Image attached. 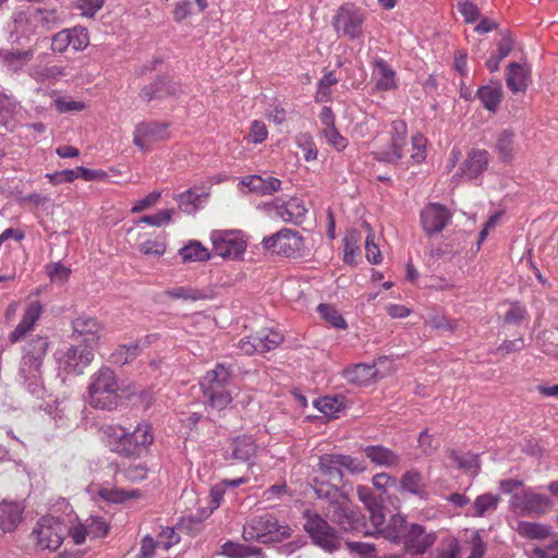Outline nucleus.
I'll return each instance as SVG.
<instances>
[{"mask_svg": "<svg viewBox=\"0 0 558 558\" xmlns=\"http://www.w3.org/2000/svg\"><path fill=\"white\" fill-rule=\"evenodd\" d=\"M104 325L95 317L80 316L72 320L71 345L65 352L64 372L81 375L94 360V352L104 336Z\"/></svg>", "mask_w": 558, "mask_h": 558, "instance_id": "f257e3e1", "label": "nucleus"}, {"mask_svg": "<svg viewBox=\"0 0 558 558\" xmlns=\"http://www.w3.org/2000/svg\"><path fill=\"white\" fill-rule=\"evenodd\" d=\"M312 487L316 497L328 502L325 514L345 532L363 533L366 531V519L363 513L349 505V498L337 485L317 478L313 480Z\"/></svg>", "mask_w": 558, "mask_h": 558, "instance_id": "f03ea898", "label": "nucleus"}, {"mask_svg": "<svg viewBox=\"0 0 558 558\" xmlns=\"http://www.w3.org/2000/svg\"><path fill=\"white\" fill-rule=\"evenodd\" d=\"M293 530L286 523H280L274 513L254 515L245 522L242 536L246 542L260 544L280 543L291 537Z\"/></svg>", "mask_w": 558, "mask_h": 558, "instance_id": "7ed1b4c3", "label": "nucleus"}, {"mask_svg": "<svg viewBox=\"0 0 558 558\" xmlns=\"http://www.w3.org/2000/svg\"><path fill=\"white\" fill-rule=\"evenodd\" d=\"M304 530L313 544L326 553L332 554L341 548V535L320 514L304 511Z\"/></svg>", "mask_w": 558, "mask_h": 558, "instance_id": "20e7f679", "label": "nucleus"}, {"mask_svg": "<svg viewBox=\"0 0 558 558\" xmlns=\"http://www.w3.org/2000/svg\"><path fill=\"white\" fill-rule=\"evenodd\" d=\"M68 535V526L53 515H44L35 524L31 537L39 550L56 551Z\"/></svg>", "mask_w": 558, "mask_h": 558, "instance_id": "39448f33", "label": "nucleus"}, {"mask_svg": "<svg viewBox=\"0 0 558 558\" xmlns=\"http://www.w3.org/2000/svg\"><path fill=\"white\" fill-rule=\"evenodd\" d=\"M49 342L47 337L36 336L25 347V355L20 365V373L25 381L32 384L41 379L40 366Z\"/></svg>", "mask_w": 558, "mask_h": 558, "instance_id": "423d86ee", "label": "nucleus"}, {"mask_svg": "<svg viewBox=\"0 0 558 558\" xmlns=\"http://www.w3.org/2000/svg\"><path fill=\"white\" fill-rule=\"evenodd\" d=\"M364 13L353 3L342 4L333 16L332 25L338 34L350 40L363 36Z\"/></svg>", "mask_w": 558, "mask_h": 558, "instance_id": "0eeeda50", "label": "nucleus"}, {"mask_svg": "<svg viewBox=\"0 0 558 558\" xmlns=\"http://www.w3.org/2000/svg\"><path fill=\"white\" fill-rule=\"evenodd\" d=\"M511 504L513 508L520 510L522 514L542 517L550 511L554 501L549 496L536 493L529 487L523 488L520 493L513 494Z\"/></svg>", "mask_w": 558, "mask_h": 558, "instance_id": "6e6552de", "label": "nucleus"}, {"mask_svg": "<svg viewBox=\"0 0 558 558\" xmlns=\"http://www.w3.org/2000/svg\"><path fill=\"white\" fill-rule=\"evenodd\" d=\"M303 236L298 231L282 228L263 240L266 251L284 257H294L303 247Z\"/></svg>", "mask_w": 558, "mask_h": 558, "instance_id": "1a4fd4ad", "label": "nucleus"}, {"mask_svg": "<svg viewBox=\"0 0 558 558\" xmlns=\"http://www.w3.org/2000/svg\"><path fill=\"white\" fill-rule=\"evenodd\" d=\"M210 240L213 252L222 258H239L246 248V242L239 231L214 230Z\"/></svg>", "mask_w": 558, "mask_h": 558, "instance_id": "9d476101", "label": "nucleus"}, {"mask_svg": "<svg viewBox=\"0 0 558 558\" xmlns=\"http://www.w3.org/2000/svg\"><path fill=\"white\" fill-rule=\"evenodd\" d=\"M451 211L440 203H428L420 213V222L428 238L440 233L451 221Z\"/></svg>", "mask_w": 558, "mask_h": 558, "instance_id": "9b49d317", "label": "nucleus"}, {"mask_svg": "<svg viewBox=\"0 0 558 558\" xmlns=\"http://www.w3.org/2000/svg\"><path fill=\"white\" fill-rule=\"evenodd\" d=\"M89 45L87 28L74 26L64 28L51 37V50L54 53H63L69 47L74 51L84 50Z\"/></svg>", "mask_w": 558, "mask_h": 558, "instance_id": "f8f14e48", "label": "nucleus"}, {"mask_svg": "<svg viewBox=\"0 0 558 558\" xmlns=\"http://www.w3.org/2000/svg\"><path fill=\"white\" fill-rule=\"evenodd\" d=\"M435 542L436 534L434 532H426L425 526L411 523L401 544L408 554L418 556L424 555Z\"/></svg>", "mask_w": 558, "mask_h": 558, "instance_id": "ddd939ff", "label": "nucleus"}, {"mask_svg": "<svg viewBox=\"0 0 558 558\" xmlns=\"http://www.w3.org/2000/svg\"><path fill=\"white\" fill-rule=\"evenodd\" d=\"M180 93V87L173 82L171 76L157 75L154 81L145 85L138 96L142 100L150 102L151 100H161L167 97H174Z\"/></svg>", "mask_w": 558, "mask_h": 558, "instance_id": "4468645a", "label": "nucleus"}, {"mask_svg": "<svg viewBox=\"0 0 558 558\" xmlns=\"http://www.w3.org/2000/svg\"><path fill=\"white\" fill-rule=\"evenodd\" d=\"M133 134L134 144L141 149H146L150 144L169 137L168 124L157 121L141 122L135 126Z\"/></svg>", "mask_w": 558, "mask_h": 558, "instance_id": "2eb2a0df", "label": "nucleus"}, {"mask_svg": "<svg viewBox=\"0 0 558 558\" xmlns=\"http://www.w3.org/2000/svg\"><path fill=\"white\" fill-rule=\"evenodd\" d=\"M489 161L490 155L488 150L484 148H472L468 151L457 175L466 180L477 179L487 170Z\"/></svg>", "mask_w": 558, "mask_h": 558, "instance_id": "dca6fc26", "label": "nucleus"}, {"mask_svg": "<svg viewBox=\"0 0 558 558\" xmlns=\"http://www.w3.org/2000/svg\"><path fill=\"white\" fill-rule=\"evenodd\" d=\"M492 147L501 163L511 165L519 150L517 133L510 128L500 130L496 133Z\"/></svg>", "mask_w": 558, "mask_h": 558, "instance_id": "f3484780", "label": "nucleus"}, {"mask_svg": "<svg viewBox=\"0 0 558 558\" xmlns=\"http://www.w3.org/2000/svg\"><path fill=\"white\" fill-rule=\"evenodd\" d=\"M113 386H88L89 404L94 408L102 410H112L119 403L123 393H132L131 386H125L124 389H113Z\"/></svg>", "mask_w": 558, "mask_h": 558, "instance_id": "a211bd4d", "label": "nucleus"}, {"mask_svg": "<svg viewBox=\"0 0 558 558\" xmlns=\"http://www.w3.org/2000/svg\"><path fill=\"white\" fill-rule=\"evenodd\" d=\"M105 434L109 438L108 441L111 451L125 458L140 456V451L136 448V445H134L132 438L124 428L118 426H108L105 430Z\"/></svg>", "mask_w": 558, "mask_h": 558, "instance_id": "6ab92c4d", "label": "nucleus"}, {"mask_svg": "<svg viewBox=\"0 0 558 558\" xmlns=\"http://www.w3.org/2000/svg\"><path fill=\"white\" fill-rule=\"evenodd\" d=\"M373 76L376 80L375 90L390 92L398 88V78L396 71L383 58L376 57L372 61Z\"/></svg>", "mask_w": 558, "mask_h": 558, "instance_id": "aec40b11", "label": "nucleus"}, {"mask_svg": "<svg viewBox=\"0 0 558 558\" xmlns=\"http://www.w3.org/2000/svg\"><path fill=\"white\" fill-rule=\"evenodd\" d=\"M400 493H409L420 499H427V485L423 480V475L415 469L405 471L399 481Z\"/></svg>", "mask_w": 558, "mask_h": 558, "instance_id": "412c9836", "label": "nucleus"}, {"mask_svg": "<svg viewBox=\"0 0 558 558\" xmlns=\"http://www.w3.org/2000/svg\"><path fill=\"white\" fill-rule=\"evenodd\" d=\"M241 184L246 186L250 192L259 196L272 195L281 189V181L279 179L274 177L265 179L257 174L244 177L241 180Z\"/></svg>", "mask_w": 558, "mask_h": 558, "instance_id": "4be33fe9", "label": "nucleus"}, {"mask_svg": "<svg viewBox=\"0 0 558 558\" xmlns=\"http://www.w3.org/2000/svg\"><path fill=\"white\" fill-rule=\"evenodd\" d=\"M34 49L26 50L0 48L1 64L10 72L17 73L33 59Z\"/></svg>", "mask_w": 558, "mask_h": 558, "instance_id": "5701e85b", "label": "nucleus"}, {"mask_svg": "<svg viewBox=\"0 0 558 558\" xmlns=\"http://www.w3.org/2000/svg\"><path fill=\"white\" fill-rule=\"evenodd\" d=\"M24 506L16 501H2L0 504V529L13 532L22 521Z\"/></svg>", "mask_w": 558, "mask_h": 558, "instance_id": "b1692460", "label": "nucleus"}, {"mask_svg": "<svg viewBox=\"0 0 558 558\" xmlns=\"http://www.w3.org/2000/svg\"><path fill=\"white\" fill-rule=\"evenodd\" d=\"M43 312V306L38 301L31 302L20 323L15 327V329L10 335V340L12 342L19 341L25 333L33 328L35 323L38 320Z\"/></svg>", "mask_w": 558, "mask_h": 558, "instance_id": "393cba45", "label": "nucleus"}, {"mask_svg": "<svg viewBox=\"0 0 558 558\" xmlns=\"http://www.w3.org/2000/svg\"><path fill=\"white\" fill-rule=\"evenodd\" d=\"M476 96L486 110L496 112L502 99V85L500 81L492 80L487 85L478 87Z\"/></svg>", "mask_w": 558, "mask_h": 558, "instance_id": "a878e982", "label": "nucleus"}, {"mask_svg": "<svg viewBox=\"0 0 558 558\" xmlns=\"http://www.w3.org/2000/svg\"><path fill=\"white\" fill-rule=\"evenodd\" d=\"M530 71L522 64L511 62L507 66L506 85L512 93H524L527 87Z\"/></svg>", "mask_w": 558, "mask_h": 558, "instance_id": "bb28decb", "label": "nucleus"}, {"mask_svg": "<svg viewBox=\"0 0 558 558\" xmlns=\"http://www.w3.org/2000/svg\"><path fill=\"white\" fill-rule=\"evenodd\" d=\"M307 213L304 202L298 197H292L288 202L277 207V214L287 222L301 225Z\"/></svg>", "mask_w": 558, "mask_h": 558, "instance_id": "cd10ccee", "label": "nucleus"}, {"mask_svg": "<svg viewBox=\"0 0 558 558\" xmlns=\"http://www.w3.org/2000/svg\"><path fill=\"white\" fill-rule=\"evenodd\" d=\"M365 456L376 465L396 466L400 463V457L391 449L384 446H366L363 449Z\"/></svg>", "mask_w": 558, "mask_h": 558, "instance_id": "c85d7f7f", "label": "nucleus"}, {"mask_svg": "<svg viewBox=\"0 0 558 558\" xmlns=\"http://www.w3.org/2000/svg\"><path fill=\"white\" fill-rule=\"evenodd\" d=\"M344 379L349 384H367L371 379H376L377 371L375 365L359 363L342 372Z\"/></svg>", "mask_w": 558, "mask_h": 558, "instance_id": "c756f323", "label": "nucleus"}, {"mask_svg": "<svg viewBox=\"0 0 558 558\" xmlns=\"http://www.w3.org/2000/svg\"><path fill=\"white\" fill-rule=\"evenodd\" d=\"M411 523H409L405 517L401 514H395L391 517L389 523L380 531L385 538L389 539L393 544H401L404 539L407 530Z\"/></svg>", "mask_w": 558, "mask_h": 558, "instance_id": "7c9ffc66", "label": "nucleus"}, {"mask_svg": "<svg viewBox=\"0 0 558 558\" xmlns=\"http://www.w3.org/2000/svg\"><path fill=\"white\" fill-rule=\"evenodd\" d=\"M315 408L329 418H337L338 413L347 407L345 398L341 395L324 396L314 401Z\"/></svg>", "mask_w": 558, "mask_h": 558, "instance_id": "2f4dec72", "label": "nucleus"}, {"mask_svg": "<svg viewBox=\"0 0 558 558\" xmlns=\"http://www.w3.org/2000/svg\"><path fill=\"white\" fill-rule=\"evenodd\" d=\"M206 403L216 410L226 409L232 401L231 393L225 386H202Z\"/></svg>", "mask_w": 558, "mask_h": 558, "instance_id": "473e14b6", "label": "nucleus"}, {"mask_svg": "<svg viewBox=\"0 0 558 558\" xmlns=\"http://www.w3.org/2000/svg\"><path fill=\"white\" fill-rule=\"evenodd\" d=\"M513 47V39L509 35H504L497 43L496 51L492 52L490 57L485 62L489 72L494 73L499 70L500 62L510 54Z\"/></svg>", "mask_w": 558, "mask_h": 558, "instance_id": "72a5a7b5", "label": "nucleus"}, {"mask_svg": "<svg viewBox=\"0 0 558 558\" xmlns=\"http://www.w3.org/2000/svg\"><path fill=\"white\" fill-rule=\"evenodd\" d=\"M142 353L140 342H132L130 344H120L110 354L109 361L116 365H125L132 363Z\"/></svg>", "mask_w": 558, "mask_h": 558, "instance_id": "f704fd0d", "label": "nucleus"}, {"mask_svg": "<svg viewBox=\"0 0 558 558\" xmlns=\"http://www.w3.org/2000/svg\"><path fill=\"white\" fill-rule=\"evenodd\" d=\"M517 532L524 538L542 541L551 535V527L538 522L520 521Z\"/></svg>", "mask_w": 558, "mask_h": 558, "instance_id": "c9c22d12", "label": "nucleus"}, {"mask_svg": "<svg viewBox=\"0 0 558 558\" xmlns=\"http://www.w3.org/2000/svg\"><path fill=\"white\" fill-rule=\"evenodd\" d=\"M208 197V193H197L191 187L178 196L179 208L189 215L195 214L201 208V202Z\"/></svg>", "mask_w": 558, "mask_h": 558, "instance_id": "e433bc0d", "label": "nucleus"}, {"mask_svg": "<svg viewBox=\"0 0 558 558\" xmlns=\"http://www.w3.org/2000/svg\"><path fill=\"white\" fill-rule=\"evenodd\" d=\"M499 502V495H494L490 493L480 495L475 498L473 502V512L471 513V515L485 517L487 514H490L497 509Z\"/></svg>", "mask_w": 558, "mask_h": 558, "instance_id": "4c0bfd02", "label": "nucleus"}, {"mask_svg": "<svg viewBox=\"0 0 558 558\" xmlns=\"http://www.w3.org/2000/svg\"><path fill=\"white\" fill-rule=\"evenodd\" d=\"M449 459L457 464V466L471 475H477L480 472L478 456L466 452L460 454L456 450H450L448 453Z\"/></svg>", "mask_w": 558, "mask_h": 558, "instance_id": "58836bf2", "label": "nucleus"}, {"mask_svg": "<svg viewBox=\"0 0 558 558\" xmlns=\"http://www.w3.org/2000/svg\"><path fill=\"white\" fill-rule=\"evenodd\" d=\"M184 263L206 262L210 258L208 250L201 242L192 240L179 251Z\"/></svg>", "mask_w": 558, "mask_h": 558, "instance_id": "ea45409f", "label": "nucleus"}, {"mask_svg": "<svg viewBox=\"0 0 558 558\" xmlns=\"http://www.w3.org/2000/svg\"><path fill=\"white\" fill-rule=\"evenodd\" d=\"M236 369L234 364L218 363L214 369L207 372L204 379L206 384H227L234 378Z\"/></svg>", "mask_w": 558, "mask_h": 558, "instance_id": "a19ab883", "label": "nucleus"}, {"mask_svg": "<svg viewBox=\"0 0 558 558\" xmlns=\"http://www.w3.org/2000/svg\"><path fill=\"white\" fill-rule=\"evenodd\" d=\"M256 452L255 441L247 436L238 437L232 442V457L236 460L246 462Z\"/></svg>", "mask_w": 558, "mask_h": 558, "instance_id": "79ce46f5", "label": "nucleus"}, {"mask_svg": "<svg viewBox=\"0 0 558 558\" xmlns=\"http://www.w3.org/2000/svg\"><path fill=\"white\" fill-rule=\"evenodd\" d=\"M222 553L230 558H248L251 556H262L260 547L247 546L234 542H227L222 546Z\"/></svg>", "mask_w": 558, "mask_h": 558, "instance_id": "37998d69", "label": "nucleus"}, {"mask_svg": "<svg viewBox=\"0 0 558 558\" xmlns=\"http://www.w3.org/2000/svg\"><path fill=\"white\" fill-rule=\"evenodd\" d=\"M317 312L329 326L343 330L348 328L345 319L333 305L320 303L317 306Z\"/></svg>", "mask_w": 558, "mask_h": 558, "instance_id": "c03bdc74", "label": "nucleus"}, {"mask_svg": "<svg viewBox=\"0 0 558 558\" xmlns=\"http://www.w3.org/2000/svg\"><path fill=\"white\" fill-rule=\"evenodd\" d=\"M254 336V341L257 343L260 353L268 352L277 348L282 342V336L278 331L263 329L257 331Z\"/></svg>", "mask_w": 558, "mask_h": 558, "instance_id": "a18cd8bd", "label": "nucleus"}, {"mask_svg": "<svg viewBox=\"0 0 558 558\" xmlns=\"http://www.w3.org/2000/svg\"><path fill=\"white\" fill-rule=\"evenodd\" d=\"M318 468L320 472L330 480L338 481L339 483L342 482L343 473L336 459V453L322 456L319 458Z\"/></svg>", "mask_w": 558, "mask_h": 558, "instance_id": "49530a36", "label": "nucleus"}, {"mask_svg": "<svg viewBox=\"0 0 558 558\" xmlns=\"http://www.w3.org/2000/svg\"><path fill=\"white\" fill-rule=\"evenodd\" d=\"M128 434L132 438L134 445H136L140 452L151 445L154 440L151 427L147 423L138 424L133 432Z\"/></svg>", "mask_w": 558, "mask_h": 558, "instance_id": "de8ad7c7", "label": "nucleus"}, {"mask_svg": "<svg viewBox=\"0 0 558 558\" xmlns=\"http://www.w3.org/2000/svg\"><path fill=\"white\" fill-rule=\"evenodd\" d=\"M461 544L453 536L445 537L436 549V558H460Z\"/></svg>", "mask_w": 558, "mask_h": 558, "instance_id": "09e8293b", "label": "nucleus"}, {"mask_svg": "<svg viewBox=\"0 0 558 558\" xmlns=\"http://www.w3.org/2000/svg\"><path fill=\"white\" fill-rule=\"evenodd\" d=\"M375 159L379 162L397 165L403 157V147L399 144H390L374 153Z\"/></svg>", "mask_w": 558, "mask_h": 558, "instance_id": "8fccbe9b", "label": "nucleus"}, {"mask_svg": "<svg viewBox=\"0 0 558 558\" xmlns=\"http://www.w3.org/2000/svg\"><path fill=\"white\" fill-rule=\"evenodd\" d=\"M98 495L106 501L120 504L130 498L137 497L138 493L136 490L128 492L119 488H101L99 489Z\"/></svg>", "mask_w": 558, "mask_h": 558, "instance_id": "3c124183", "label": "nucleus"}, {"mask_svg": "<svg viewBox=\"0 0 558 558\" xmlns=\"http://www.w3.org/2000/svg\"><path fill=\"white\" fill-rule=\"evenodd\" d=\"M361 239V234L356 230L350 231L343 239L344 242V257L343 260L348 265H352L355 263L354 256L359 251V241Z\"/></svg>", "mask_w": 558, "mask_h": 558, "instance_id": "603ef678", "label": "nucleus"}, {"mask_svg": "<svg viewBox=\"0 0 558 558\" xmlns=\"http://www.w3.org/2000/svg\"><path fill=\"white\" fill-rule=\"evenodd\" d=\"M35 19L37 24L45 31H51L59 25V16L56 9H37Z\"/></svg>", "mask_w": 558, "mask_h": 558, "instance_id": "864d4df0", "label": "nucleus"}, {"mask_svg": "<svg viewBox=\"0 0 558 558\" xmlns=\"http://www.w3.org/2000/svg\"><path fill=\"white\" fill-rule=\"evenodd\" d=\"M85 523L87 526V532H88L89 536L93 538L104 537L108 534L109 525L100 517L90 515L85 521Z\"/></svg>", "mask_w": 558, "mask_h": 558, "instance_id": "5fc2aeb1", "label": "nucleus"}, {"mask_svg": "<svg viewBox=\"0 0 558 558\" xmlns=\"http://www.w3.org/2000/svg\"><path fill=\"white\" fill-rule=\"evenodd\" d=\"M345 547L350 553L356 554L361 558H377V549L374 544L364 542H345Z\"/></svg>", "mask_w": 558, "mask_h": 558, "instance_id": "6e6d98bb", "label": "nucleus"}, {"mask_svg": "<svg viewBox=\"0 0 558 558\" xmlns=\"http://www.w3.org/2000/svg\"><path fill=\"white\" fill-rule=\"evenodd\" d=\"M363 226L368 230L365 240L366 258L369 263L377 265L381 262V253L378 245L374 243V234L372 233L371 226L367 222H363Z\"/></svg>", "mask_w": 558, "mask_h": 558, "instance_id": "4d7b16f0", "label": "nucleus"}, {"mask_svg": "<svg viewBox=\"0 0 558 558\" xmlns=\"http://www.w3.org/2000/svg\"><path fill=\"white\" fill-rule=\"evenodd\" d=\"M527 311L524 305L519 302L512 303L506 312L504 322L509 325H520L526 317Z\"/></svg>", "mask_w": 558, "mask_h": 558, "instance_id": "13d9d810", "label": "nucleus"}, {"mask_svg": "<svg viewBox=\"0 0 558 558\" xmlns=\"http://www.w3.org/2000/svg\"><path fill=\"white\" fill-rule=\"evenodd\" d=\"M525 347L523 337H518L513 340H504L502 343L496 349L495 354L505 357L508 354L520 352Z\"/></svg>", "mask_w": 558, "mask_h": 558, "instance_id": "bf43d9fd", "label": "nucleus"}, {"mask_svg": "<svg viewBox=\"0 0 558 558\" xmlns=\"http://www.w3.org/2000/svg\"><path fill=\"white\" fill-rule=\"evenodd\" d=\"M408 137V125L401 120L397 119L391 122V140L390 142L393 144H399L404 147L407 144Z\"/></svg>", "mask_w": 558, "mask_h": 558, "instance_id": "052dcab7", "label": "nucleus"}, {"mask_svg": "<svg viewBox=\"0 0 558 558\" xmlns=\"http://www.w3.org/2000/svg\"><path fill=\"white\" fill-rule=\"evenodd\" d=\"M324 136L327 143L332 146L336 150L342 151L348 146V140L340 134L337 128L324 129Z\"/></svg>", "mask_w": 558, "mask_h": 558, "instance_id": "680f3d73", "label": "nucleus"}, {"mask_svg": "<svg viewBox=\"0 0 558 558\" xmlns=\"http://www.w3.org/2000/svg\"><path fill=\"white\" fill-rule=\"evenodd\" d=\"M458 11L466 23H475L480 19V9L470 0H460L457 4Z\"/></svg>", "mask_w": 558, "mask_h": 558, "instance_id": "e2e57ef3", "label": "nucleus"}, {"mask_svg": "<svg viewBox=\"0 0 558 558\" xmlns=\"http://www.w3.org/2000/svg\"><path fill=\"white\" fill-rule=\"evenodd\" d=\"M413 154L411 158L415 163H421L426 157V138L421 133H416L411 138Z\"/></svg>", "mask_w": 558, "mask_h": 558, "instance_id": "0e129e2a", "label": "nucleus"}, {"mask_svg": "<svg viewBox=\"0 0 558 558\" xmlns=\"http://www.w3.org/2000/svg\"><path fill=\"white\" fill-rule=\"evenodd\" d=\"M106 0H77L76 8L86 17H94L104 7Z\"/></svg>", "mask_w": 558, "mask_h": 558, "instance_id": "69168bd1", "label": "nucleus"}, {"mask_svg": "<svg viewBox=\"0 0 558 558\" xmlns=\"http://www.w3.org/2000/svg\"><path fill=\"white\" fill-rule=\"evenodd\" d=\"M298 143L301 147L304 149V159L306 161H312L317 158L318 150L315 147V144L313 142V137L308 134H301L298 137Z\"/></svg>", "mask_w": 558, "mask_h": 558, "instance_id": "338daca9", "label": "nucleus"}, {"mask_svg": "<svg viewBox=\"0 0 558 558\" xmlns=\"http://www.w3.org/2000/svg\"><path fill=\"white\" fill-rule=\"evenodd\" d=\"M471 553L468 558H483L486 553V544L484 543L478 531L472 534L471 541Z\"/></svg>", "mask_w": 558, "mask_h": 558, "instance_id": "774afa93", "label": "nucleus"}]
</instances>
